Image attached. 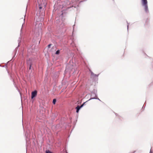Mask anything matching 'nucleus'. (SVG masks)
<instances>
[{
  "label": "nucleus",
  "mask_w": 153,
  "mask_h": 153,
  "mask_svg": "<svg viewBox=\"0 0 153 153\" xmlns=\"http://www.w3.org/2000/svg\"><path fill=\"white\" fill-rule=\"evenodd\" d=\"M37 94V91H33L31 93V98L33 99L34 97H35Z\"/></svg>",
  "instance_id": "2"
},
{
  "label": "nucleus",
  "mask_w": 153,
  "mask_h": 153,
  "mask_svg": "<svg viewBox=\"0 0 153 153\" xmlns=\"http://www.w3.org/2000/svg\"><path fill=\"white\" fill-rule=\"evenodd\" d=\"M83 104H82V105H81L80 106H79V105H78L77 106V107H76V112L77 113H78L79 112V110L83 106Z\"/></svg>",
  "instance_id": "3"
},
{
  "label": "nucleus",
  "mask_w": 153,
  "mask_h": 153,
  "mask_svg": "<svg viewBox=\"0 0 153 153\" xmlns=\"http://www.w3.org/2000/svg\"><path fill=\"white\" fill-rule=\"evenodd\" d=\"M91 76H97L96 75L94 74L92 72H91Z\"/></svg>",
  "instance_id": "7"
},
{
  "label": "nucleus",
  "mask_w": 153,
  "mask_h": 153,
  "mask_svg": "<svg viewBox=\"0 0 153 153\" xmlns=\"http://www.w3.org/2000/svg\"><path fill=\"white\" fill-rule=\"evenodd\" d=\"M142 5L144 7L145 11L146 12H148V9L147 0H141Z\"/></svg>",
  "instance_id": "1"
},
{
  "label": "nucleus",
  "mask_w": 153,
  "mask_h": 153,
  "mask_svg": "<svg viewBox=\"0 0 153 153\" xmlns=\"http://www.w3.org/2000/svg\"><path fill=\"white\" fill-rule=\"evenodd\" d=\"M45 153H53L49 150H47L46 151Z\"/></svg>",
  "instance_id": "4"
},
{
  "label": "nucleus",
  "mask_w": 153,
  "mask_h": 153,
  "mask_svg": "<svg viewBox=\"0 0 153 153\" xmlns=\"http://www.w3.org/2000/svg\"><path fill=\"white\" fill-rule=\"evenodd\" d=\"M59 53H60V51H59V50H57L56 51L55 53L56 54L58 55V54H59Z\"/></svg>",
  "instance_id": "6"
},
{
  "label": "nucleus",
  "mask_w": 153,
  "mask_h": 153,
  "mask_svg": "<svg viewBox=\"0 0 153 153\" xmlns=\"http://www.w3.org/2000/svg\"><path fill=\"white\" fill-rule=\"evenodd\" d=\"M56 99H54L53 100V103L54 104H55L56 103Z\"/></svg>",
  "instance_id": "5"
},
{
  "label": "nucleus",
  "mask_w": 153,
  "mask_h": 153,
  "mask_svg": "<svg viewBox=\"0 0 153 153\" xmlns=\"http://www.w3.org/2000/svg\"><path fill=\"white\" fill-rule=\"evenodd\" d=\"M152 153V152H151L150 151V153Z\"/></svg>",
  "instance_id": "11"
},
{
  "label": "nucleus",
  "mask_w": 153,
  "mask_h": 153,
  "mask_svg": "<svg viewBox=\"0 0 153 153\" xmlns=\"http://www.w3.org/2000/svg\"><path fill=\"white\" fill-rule=\"evenodd\" d=\"M32 63H30V66H29V69L30 70L31 69V67L32 66Z\"/></svg>",
  "instance_id": "8"
},
{
  "label": "nucleus",
  "mask_w": 153,
  "mask_h": 153,
  "mask_svg": "<svg viewBox=\"0 0 153 153\" xmlns=\"http://www.w3.org/2000/svg\"><path fill=\"white\" fill-rule=\"evenodd\" d=\"M51 44H49L48 46V48H50L51 47Z\"/></svg>",
  "instance_id": "9"
},
{
  "label": "nucleus",
  "mask_w": 153,
  "mask_h": 153,
  "mask_svg": "<svg viewBox=\"0 0 153 153\" xmlns=\"http://www.w3.org/2000/svg\"><path fill=\"white\" fill-rule=\"evenodd\" d=\"M39 8L40 9H41L42 8V7L40 5H39Z\"/></svg>",
  "instance_id": "10"
},
{
  "label": "nucleus",
  "mask_w": 153,
  "mask_h": 153,
  "mask_svg": "<svg viewBox=\"0 0 153 153\" xmlns=\"http://www.w3.org/2000/svg\"><path fill=\"white\" fill-rule=\"evenodd\" d=\"M152 64H153V63Z\"/></svg>",
  "instance_id": "12"
}]
</instances>
